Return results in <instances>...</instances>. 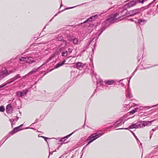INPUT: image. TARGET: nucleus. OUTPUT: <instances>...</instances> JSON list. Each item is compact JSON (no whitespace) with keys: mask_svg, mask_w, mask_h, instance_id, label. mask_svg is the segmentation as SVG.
<instances>
[{"mask_svg":"<svg viewBox=\"0 0 158 158\" xmlns=\"http://www.w3.org/2000/svg\"><path fill=\"white\" fill-rule=\"evenodd\" d=\"M140 9H137L131 10L127 12V10L123 9V8H120L119 10L118 13H116L114 15H111L106 20L103 22L102 25L101 29V32L99 34V36L102 32L110 24L114 22L119 21L126 17L133 16L135 14H138L140 11ZM98 37H97L96 40H97Z\"/></svg>","mask_w":158,"mask_h":158,"instance_id":"nucleus-1","label":"nucleus"},{"mask_svg":"<svg viewBox=\"0 0 158 158\" xmlns=\"http://www.w3.org/2000/svg\"><path fill=\"white\" fill-rule=\"evenodd\" d=\"M154 120L151 121H143L141 122H138L135 124H133L132 125H130L129 127V128L130 129H133L143 128L146 126H148L149 124H150L148 123H151Z\"/></svg>","mask_w":158,"mask_h":158,"instance_id":"nucleus-2","label":"nucleus"},{"mask_svg":"<svg viewBox=\"0 0 158 158\" xmlns=\"http://www.w3.org/2000/svg\"><path fill=\"white\" fill-rule=\"evenodd\" d=\"M147 0H130L128 2L125 4L123 8V9L127 10L128 8L134 6L138 3H143Z\"/></svg>","mask_w":158,"mask_h":158,"instance_id":"nucleus-3","label":"nucleus"},{"mask_svg":"<svg viewBox=\"0 0 158 158\" xmlns=\"http://www.w3.org/2000/svg\"><path fill=\"white\" fill-rule=\"evenodd\" d=\"M56 55V53H54L50 57L49 59H48L47 60L45 63L43 64H42L38 68H37L36 69H33L31 71H30L28 73V75H31L32 73H35V72H36V71H37L43 65H44V64H46V63H48L50 60H51L52 59H53L55 57V56Z\"/></svg>","mask_w":158,"mask_h":158,"instance_id":"nucleus-4","label":"nucleus"},{"mask_svg":"<svg viewBox=\"0 0 158 158\" xmlns=\"http://www.w3.org/2000/svg\"><path fill=\"white\" fill-rule=\"evenodd\" d=\"M14 71H10L9 72H7V69L5 68H3L0 70V80L9 75L10 73L13 72Z\"/></svg>","mask_w":158,"mask_h":158,"instance_id":"nucleus-5","label":"nucleus"},{"mask_svg":"<svg viewBox=\"0 0 158 158\" xmlns=\"http://www.w3.org/2000/svg\"><path fill=\"white\" fill-rule=\"evenodd\" d=\"M103 134V133H93L87 138V139L86 140V141H88L90 140V139L93 138V139L94 140V141L99 137L102 135Z\"/></svg>","mask_w":158,"mask_h":158,"instance_id":"nucleus-6","label":"nucleus"},{"mask_svg":"<svg viewBox=\"0 0 158 158\" xmlns=\"http://www.w3.org/2000/svg\"><path fill=\"white\" fill-rule=\"evenodd\" d=\"M20 61H25L27 63L32 64L35 62L34 58L31 56L23 57L19 59Z\"/></svg>","mask_w":158,"mask_h":158,"instance_id":"nucleus-7","label":"nucleus"},{"mask_svg":"<svg viewBox=\"0 0 158 158\" xmlns=\"http://www.w3.org/2000/svg\"><path fill=\"white\" fill-rule=\"evenodd\" d=\"M28 89H26L23 90V91H17L16 93V95L17 96L20 98H22L24 95L27 94L28 92Z\"/></svg>","mask_w":158,"mask_h":158,"instance_id":"nucleus-8","label":"nucleus"},{"mask_svg":"<svg viewBox=\"0 0 158 158\" xmlns=\"http://www.w3.org/2000/svg\"><path fill=\"white\" fill-rule=\"evenodd\" d=\"M57 39L58 41H62L64 42V47L66 45L67 42L64 39L63 36L61 34H59L58 36Z\"/></svg>","mask_w":158,"mask_h":158,"instance_id":"nucleus-9","label":"nucleus"},{"mask_svg":"<svg viewBox=\"0 0 158 158\" xmlns=\"http://www.w3.org/2000/svg\"><path fill=\"white\" fill-rule=\"evenodd\" d=\"M23 124L19 126L16 127L14 128V129L12 130L11 131H10L9 133L11 135H12L13 134L16 133L18 131L20 130V129H19V128L22 127L23 126Z\"/></svg>","mask_w":158,"mask_h":158,"instance_id":"nucleus-10","label":"nucleus"},{"mask_svg":"<svg viewBox=\"0 0 158 158\" xmlns=\"http://www.w3.org/2000/svg\"><path fill=\"white\" fill-rule=\"evenodd\" d=\"M135 22L136 23H137L141 25H143L146 23L147 20H143V19H140L137 20V21H135Z\"/></svg>","mask_w":158,"mask_h":158,"instance_id":"nucleus-11","label":"nucleus"},{"mask_svg":"<svg viewBox=\"0 0 158 158\" xmlns=\"http://www.w3.org/2000/svg\"><path fill=\"white\" fill-rule=\"evenodd\" d=\"M13 111V108L10 104L7 105L6 107V112L7 113H10Z\"/></svg>","mask_w":158,"mask_h":158,"instance_id":"nucleus-12","label":"nucleus"},{"mask_svg":"<svg viewBox=\"0 0 158 158\" xmlns=\"http://www.w3.org/2000/svg\"><path fill=\"white\" fill-rule=\"evenodd\" d=\"M85 65L80 62H77L76 64L77 68L79 69H81Z\"/></svg>","mask_w":158,"mask_h":158,"instance_id":"nucleus-13","label":"nucleus"},{"mask_svg":"<svg viewBox=\"0 0 158 158\" xmlns=\"http://www.w3.org/2000/svg\"><path fill=\"white\" fill-rule=\"evenodd\" d=\"M114 80H108L104 81L105 84L109 85H112L114 83Z\"/></svg>","mask_w":158,"mask_h":158,"instance_id":"nucleus-14","label":"nucleus"},{"mask_svg":"<svg viewBox=\"0 0 158 158\" xmlns=\"http://www.w3.org/2000/svg\"><path fill=\"white\" fill-rule=\"evenodd\" d=\"M66 60H64L62 62H59L58 63H57L55 66V68L54 69H57L59 67H60L63 65L64 63L65 62Z\"/></svg>","mask_w":158,"mask_h":158,"instance_id":"nucleus-15","label":"nucleus"},{"mask_svg":"<svg viewBox=\"0 0 158 158\" xmlns=\"http://www.w3.org/2000/svg\"><path fill=\"white\" fill-rule=\"evenodd\" d=\"M77 130H76L75 131H74L73 132L71 133L69 135H68L67 136H65L64 138H62L60 141V142L61 141H64L65 140H66L67 139H68L69 137L70 136L73 134Z\"/></svg>","mask_w":158,"mask_h":158,"instance_id":"nucleus-16","label":"nucleus"},{"mask_svg":"<svg viewBox=\"0 0 158 158\" xmlns=\"http://www.w3.org/2000/svg\"><path fill=\"white\" fill-rule=\"evenodd\" d=\"M122 119H120L118 121H117L114 124V126H118L121 125L122 123L123 122Z\"/></svg>","mask_w":158,"mask_h":158,"instance_id":"nucleus-17","label":"nucleus"},{"mask_svg":"<svg viewBox=\"0 0 158 158\" xmlns=\"http://www.w3.org/2000/svg\"><path fill=\"white\" fill-rule=\"evenodd\" d=\"M21 77L20 76L19 74H17L13 79H12V80L8 82V83H10Z\"/></svg>","mask_w":158,"mask_h":158,"instance_id":"nucleus-18","label":"nucleus"},{"mask_svg":"<svg viewBox=\"0 0 158 158\" xmlns=\"http://www.w3.org/2000/svg\"><path fill=\"white\" fill-rule=\"evenodd\" d=\"M130 103L129 104H124L123 106V108L124 109V110H129L131 106H130Z\"/></svg>","mask_w":158,"mask_h":158,"instance_id":"nucleus-19","label":"nucleus"},{"mask_svg":"<svg viewBox=\"0 0 158 158\" xmlns=\"http://www.w3.org/2000/svg\"><path fill=\"white\" fill-rule=\"evenodd\" d=\"M11 135L9 133L8 134L6 135L2 140H1V141H2L3 140H5V141L6 139H7L8 138H9Z\"/></svg>","mask_w":158,"mask_h":158,"instance_id":"nucleus-20","label":"nucleus"},{"mask_svg":"<svg viewBox=\"0 0 158 158\" xmlns=\"http://www.w3.org/2000/svg\"><path fill=\"white\" fill-rule=\"evenodd\" d=\"M68 55L67 51H64L61 53V55L63 56L66 57Z\"/></svg>","mask_w":158,"mask_h":158,"instance_id":"nucleus-21","label":"nucleus"},{"mask_svg":"<svg viewBox=\"0 0 158 158\" xmlns=\"http://www.w3.org/2000/svg\"><path fill=\"white\" fill-rule=\"evenodd\" d=\"M139 108H135L134 110H132L130 111L129 113L130 114H134L135 112Z\"/></svg>","mask_w":158,"mask_h":158,"instance_id":"nucleus-22","label":"nucleus"},{"mask_svg":"<svg viewBox=\"0 0 158 158\" xmlns=\"http://www.w3.org/2000/svg\"><path fill=\"white\" fill-rule=\"evenodd\" d=\"M127 98H128V99H130L132 97V95L131 93L128 91V94L127 95Z\"/></svg>","mask_w":158,"mask_h":158,"instance_id":"nucleus-23","label":"nucleus"},{"mask_svg":"<svg viewBox=\"0 0 158 158\" xmlns=\"http://www.w3.org/2000/svg\"><path fill=\"white\" fill-rule=\"evenodd\" d=\"M89 66L90 67L91 70L92 71V72L93 73L94 72V67L93 65V64L92 63H90L89 64Z\"/></svg>","mask_w":158,"mask_h":158,"instance_id":"nucleus-24","label":"nucleus"},{"mask_svg":"<svg viewBox=\"0 0 158 158\" xmlns=\"http://www.w3.org/2000/svg\"><path fill=\"white\" fill-rule=\"evenodd\" d=\"M98 17V15H96L90 17V18H92V21H93L97 19Z\"/></svg>","mask_w":158,"mask_h":158,"instance_id":"nucleus-25","label":"nucleus"},{"mask_svg":"<svg viewBox=\"0 0 158 158\" xmlns=\"http://www.w3.org/2000/svg\"><path fill=\"white\" fill-rule=\"evenodd\" d=\"M73 41L74 44H78V40L77 38H74L73 40Z\"/></svg>","mask_w":158,"mask_h":158,"instance_id":"nucleus-26","label":"nucleus"},{"mask_svg":"<svg viewBox=\"0 0 158 158\" xmlns=\"http://www.w3.org/2000/svg\"><path fill=\"white\" fill-rule=\"evenodd\" d=\"M92 21V18L90 17L89 19H87L85 21H84L83 23H85L87 22H90Z\"/></svg>","mask_w":158,"mask_h":158,"instance_id":"nucleus-27","label":"nucleus"},{"mask_svg":"<svg viewBox=\"0 0 158 158\" xmlns=\"http://www.w3.org/2000/svg\"><path fill=\"white\" fill-rule=\"evenodd\" d=\"M5 111V108L4 106H0V111L3 112Z\"/></svg>","mask_w":158,"mask_h":158,"instance_id":"nucleus-28","label":"nucleus"},{"mask_svg":"<svg viewBox=\"0 0 158 158\" xmlns=\"http://www.w3.org/2000/svg\"><path fill=\"white\" fill-rule=\"evenodd\" d=\"M73 51V49L70 48H69L68 49V51H67L68 54L69 55L71 53H72Z\"/></svg>","mask_w":158,"mask_h":158,"instance_id":"nucleus-29","label":"nucleus"},{"mask_svg":"<svg viewBox=\"0 0 158 158\" xmlns=\"http://www.w3.org/2000/svg\"><path fill=\"white\" fill-rule=\"evenodd\" d=\"M97 83H99L100 85H102V80H100L99 81H97Z\"/></svg>","mask_w":158,"mask_h":158,"instance_id":"nucleus-30","label":"nucleus"},{"mask_svg":"<svg viewBox=\"0 0 158 158\" xmlns=\"http://www.w3.org/2000/svg\"><path fill=\"white\" fill-rule=\"evenodd\" d=\"M89 142H88V143H87V144L85 145V146H87L90 143H92V142H93V141H94V140L93 139H92L91 140H89Z\"/></svg>","mask_w":158,"mask_h":158,"instance_id":"nucleus-31","label":"nucleus"},{"mask_svg":"<svg viewBox=\"0 0 158 158\" xmlns=\"http://www.w3.org/2000/svg\"><path fill=\"white\" fill-rule=\"evenodd\" d=\"M135 73V71H134L131 74V76L130 77L129 80L128 81V83H129L130 81V80L131 79V78L134 75V74Z\"/></svg>","mask_w":158,"mask_h":158,"instance_id":"nucleus-32","label":"nucleus"},{"mask_svg":"<svg viewBox=\"0 0 158 158\" xmlns=\"http://www.w3.org/2000/svg\"><path fill=\"white\" fill-rule=\"evenodd\" d=\"M6 84H5L3 85H0V88L3 87L4 86H6Z\"/></svg>","mask_w":158,"mask_h":158,"instance_id":"nucleus-33","label":"nucleus"},{"mask_svg":"<svg viewBox=\"0 0 158 158\" xmlns=\"http://www.w3.org/2000/svg\"><path fill=\"white\" fill-rule=\"evenodd\" d=\"M132 134H133V135H134V136L135 137V139H137V140H138V138H137V137H136V136L135 135V134L134 133H133L132 132Z\"/></svg>","mask_w":158,"mask_h":158,"instance_id":"nucleus-34","label":"nucleus"},{"mask_svg":"<svg viewBox=\"0 0 158 158\" xmlns=\"http://www.w3.org/2000/svg\"><path fill=\"white\" fill-rule=\"evenodd\" d=\"M157 129H158L157 127H156L154 129H152V131L153 132L155 131H156Z\"/></svg>","mask_w":158,"mask_h":158,"instance_id":"nucleus-35","label":"nucleus"},{"mask_svg":"<svg viewBox=\"0 0 158 158\" xmlns=\"http://www.w3.org/2000/svg\"><path fill=\"white\" fill-rule=\"evenodd\" d=\"M45 28H46V26H45V27L44 28H43V31H42L41 32V33H40V36L41 35V34H42V33H43V32L44 30L45 29Z\"/></svg>","mask_w":158,"mask_h":158,"instance_id":"nucleus-36","label":"nucleus"},{"mask_svg":"<svg viewBox=\"0 0 158 158\" xmlns=\"http://www.w3.org/2000/svg\"><path fill=\"white\" fill-rule=\"evenodd\" d=\"M29 75L28 74H27V75L23 76L22 77V78L23 79V78H25L27 76H28Z\"/></svg>","mask_w":158,"mask_h":158,"instance_id":"nucleus-37","label":"nucleus"},{"mask_svg":"<svg viewBox=\"0 0 158 158\" xmlns=\"http://www.w3.org/2000/svg\"><path fill=\"white\" fill-rule=\"evenodd\" d=\"M153 132L152 131H150L149 133L150 135H152L153 134Z\"/></svg>","mask_w":158,"mask_h":158,"instance_id":"nucleus-38","label":"nucleus"},{"mask_svg":"<svg viewBox=\"0 0 158 158\" xmlns=\"http://www.w3.org/2000/svg\"><path fill=\"white\" fill-rule=\"evenodd\" d=\"M44 140L46 141L47 142V139H49L48 138H47V137H44Z\"/></svg>","mask_w":158,"mask_h":158,"instance_id":"nucleus-39","label":"nucleus"},{"mask_svg":"<svg viewBox=\"0 0 158 158\" xmlns=\"http://www.w3.org/2000/svg\"><path fill=\"white\" fill-rule=\"evenodd\" d=\"M128 20H129V21H132H132H134V20L133 19H129Z\"/></svg>","mask_w":158,"mask_h":158,"instance_id":"nucleus-40","label":"nucleus"},{"mask_svg":"<svg viewBox=\"0 0 158 158\" xmlns=\"http://www.w3.org/2000/svg\"><path fill=\"white\" fill-rule=\"evenodd\" d=\"M10 121L12 122H13L14 121V120L13 119H10Z\"/></svg>","mask_w":158,"mask_h":158,"instance_id":"nucleus-41","label":"nucleus"},{"mask_svg":"<svg viewBox=\"0 0 158 158\" xmlns=\"http://www.w3.org/2000/svg\"><path fill=\"white\" fill-rule=\"evenodd\" d=\"M28 128H30V129H35V128H31H31H29L28 127H27L26 128V129H28Z\"/></svg>","mask_w":158,"mask_h":158,"instance_id":"nucleus-42","label":"nucleus"},{"mask_svg":"<svg viewBox=\"0 0 158 158\" xmlns=\"http://www.w3.org/2000/svg\"><path fill=\"white\" fill-rule=\"evenodd\" d=\"M39 137H40L43 138H44V136H40L39 135Z\"/></svg>","mask_w":158,"mask_h":158,"instance_id":"nucleus-43","label":"nucleus"},{"mask_svg":"<svg viewBox=\"0 0 158 158\" xmlns=\"http://www.w3.org/2000/svg\"><path fill=\"white\" fill-rule=\"evenodd\" d=\"M75 7V6H73V7H69L68 9H72V8H73Z\"/></svg>","mask_w":158,"mask_h":158,"instance_id":"nucleus-44","label":"nucleus"},{"mask_svg":"<svg viewBox=\"0 0 158 158\" xmlns=\"http://www.w3.org/2000/svg\"><path fill=\"white\" fill-rule=\"evenodd\" d=\"M53 152H51H51H49V156H50V154H52V153H53Z\"/></svg>","mask_w":158,"mask_h":158,"instance_id":"nucleus-45","label":"nucleus"},{"mask_svg":"<svg viewBox=\"0 0 158 158\" xmlns=\"http://www.w3.org/2000/svg\"><path fill=\"white\" fill-rule=\"evenodd\" d=\"M113 126H114V125H113V126H110V128H111V127H112Z\"/></svg>","mask_w":158,"mask_h":158,"instance_id":"nucleus-46","label":"nucleus"},{"mask_svg":"<svg viewBox=\"0 0 158 158\" xmlns=\"http://www.w3.org/2000/svg\"><path fill=\"white\" fill-rule=\"evenodd\" d=\"M1 141L0 142V147H1V146L2 145V144H1Z\"/></svg>","mask_w":158,"mask_h":158,"instance_id":"nucleus-47","label":"nucleus"},{"mask_svg":"<svg viewBox=\"0 0 158 158\" xmlns=\"http://www.w3.org/2000/svg\"><path fill=\"white\" fill-rule=\"evenodd\" d=\"M57 14H56L54 16V17H55V16H57Z\"/></svg>","mask_w":158,"mask_h":158,"instance_id":"nucleus-48","label":"nucleus"},{"mask_svg":"<svg viewBox=\"0 0 158 158\" xmlns=\"http://www.w3.org/2000/svg\"><path fill=\"white\" fill-rule=\"evenodd\" d=\"M152 136V135H150V139H151Z\"/></svg>","mask_w":158,"mask_h":158,"instance_id":"nucleus-49","label":"nucleus"},{"mask_svg":"<svg viewBox=\"0 0 158 158\" xmlns=\"http://www.w3.org/2000/svg\"><path fill=\"white\" fill-rule=\"evenodd\" d=\"M53 18H54V17H53V18H52V19L50 20V21H51L52 20V19H53Z\"/></svg>","mask_w":158,"mask_h":158,"instance_id":"nucleus-50","label":"nucleus"},{"mask_svg":"<svg viewBox=\"0 0 158 158\" xmlns=\"http://www.w3.org/2000/svg\"><path fill=\"white\" fill-rule=\"evenodd\" d=\"M123 128H119V129H116V130H118V129H123Z\"/></svg>","mask_w":158,"mask_h":158,"instance_id":"nucleus-51","label":"nucleus"},{"mask_svg":"<svg viewBox=\"0 0 158 158\" xmlns=\"http://www.w3.org/2000/svg\"><path fill=\"white\" fill-rule=\"evenodd\" d=\"M124 129H128V128H124Z\"/></svg>","mask_w":158,"mask_h":158,"instance_id":"nucleus-52","label":"nucleus"},{"mask_svg":"<svg viewBox=\"0 0 158 158\" xmlns=\"http://www.w3.org/2000/svg\"><path fill=\"white\" fill-rule=\"evenodd\" d=\"M156 0H154V1L152 2V3L154 1H156Z\"/></svg>","mask_w":158,"mask_h":158,"instance_id":"nucleus-53","label":"nucleus"},{"mask_svg":"<svg viewBox=\"0 0 158 158\" xmlns=\"http://www.w3.org/2000/svg\"><path fill=\"white\" fill-rule=\"evenodd\" d=\"M122 80H123V79H122V80H120V81H119L120 82V81H122Z\"/></svg>","mask_w":158,"mask_h":158,"instance_id":"nucleus-54","label":"nucleus"},{"mask_svg":"<svg viewBox=\"0 0 158 158\" xmlns=\"http://www.w3.org/2000/svg\"><path fill=\"white\" fill-rule=\"evenodd\" d=\"M136 71V69H135V71H135V72Z\"/></svg>","mask_w":158,"mask_h":158,"instance_id":"nucleus-55","label":"nucleus"},{"mask_svg":"<svg viewBox=\"0 0 158 158\" xmlns=\"http://www.w3.org/2000/svg\"><path fill=\"white\" fill-rule=\"evenodd\" d=\"M93 139H90V140H91L92 139H93Z\"/></svg>","mask_w":158,"mask_h":158,"instance_id":"nucleus-56","label":"nucleus"},{"mask_svg":"<svg viewBox=\"0 0 158 158\" xmlns=\"http://www.w3.org/2000/svg\"><path fill=\"white\" fill-rule=\"evenodd\" d=\"M5 141H4V142L2 143V144L3 143H4V142Z\"/></svg>","mask_w":158,"mask_h":158,"instance_id":"nucleus-57","label":"nucleus"},{"mask_svg":"<svg viewBox=\"0 0 158 158\" xmlns=\"http://www.w3.org/2000/svg\"><path fill=\"white\" fill-rule=\"evenodd\" d=\"M5 141H4V142L2 143V144L3 143H4V142Z\"/></svg>","mask_w":158,"mask_h":158,"instance_id":"nucleus-58","label":"nucleus"},{"mask_svg":"<svg viewBox=\"0 0 158 158\" xmlns=\"http://www.w3.org/2000/svg\"><path fill=\"white\" fill-rule=\"evenodd\" d=\"M94 39V38L92 40H93Z\"/></svg>","mask_w":158,"mask_h":158,"instance_id":"nucleus-59","label":"nucleus"},{"mask_svg":"<svg viewBox=\"0 0 158 158\" xmlns=\"http://www.w3.org/2000/svg\"><path fill=\"white\" fill-rule=\"evenodd\" d=\"M157 106V105H154L153 106Z\"/></svg>","mask_w":158,"mask_h":158,"instance_id":"nucleus-60","label":"nucleus"},{"mask_svg":"<svg viewBox=\"0 0 158 158\" xmlns=\"http://www.w3.org/2000/svg\"><path fill=\"white\" fill-rule=\"evenodd\" d=\"M60 13V11H59V12H58V13Z\"/></svg>","mask_w":158,"mask_h":158,"instance_id":"nucleus-61","label":"nucleus"},{"mask_svg":"<svg viewBox=\"0 0 158 158\" xmlns=\"http://www.w3.org/2000/svg\"><path fill=\"white\" fill-rule=\"evenodd\" d=\"M157 7H158V4L157 5Z\"/></svg>","mask_w":158,"mask_h":158,"instance_id":"nucleus-62","label":"nucleus"},{"mask_svg":"<svg viewBox=\"0 0 158 158\" xmlns=\"http://www.w3.org/2000/svg\"><path fill=\"white\" fill-rule=\"evenodd\" d=\"M56 150L54 152H56Z\"/></svg>","mask_w":158,"mask_h":158,"instance_id":"nucleus-63","label":"nucleus"},{"mask_svg":"<svg viewBox=\"0 0 158 158\" xmlns=\"http://www.w3.org/2000/svg\"><path fill=\"white\" fill-rule=\"evenodd\" d=\"M77 6V5L76 6ZM75 6L76 7V6Z\"/></svg>","mask_w":158,"mask_h":158,"instance_id":"nucleus-64","label":"nucleus"}]
</instances>
